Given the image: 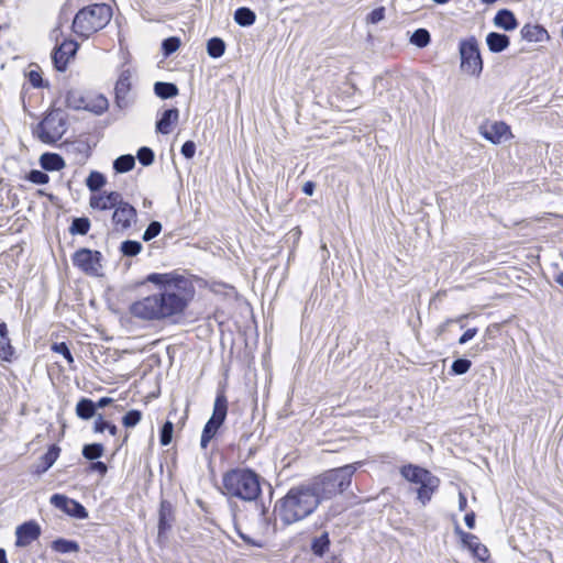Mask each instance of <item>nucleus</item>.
Returning a JSON list of instances; mask_svg holds the SVG:
<instances>
[{
	"instance_id": "obj_1",
	"label": "nucleus",
	"mask_w": 563,
	"mask_h": 563,
	"mask_svg": "<svg viewBox=\"0 0 563 563\" xmlns=\"http://www.w3.org/2000/svg\"><path fill=\"white\" fill-rule=\"evenodd\" d=\"M191 277L185 269L147 274L136 280L132 288L152 284L156 291L132 301L128 312L131 317L145 322L179 323L196 295Z\"/></svg>"
},
{
	"instance_id": "obj_2",
	"label": "nucleus",
	"mask_w": 563,
	"mask_h": 563,
	"mask_svg": "<svg viewBox=\"0 0 563 563\" xmlns=\"http://www.w3.org/2000/svg\"><path fill=\"white\" fill-rule=\"evenodd\" d=\"M365 464L356 461L330 468L312 478L291 486L274 504L275 517L283 527L291 526L311 516L325 500L343 494L352 484L353 475Z\"/></svg>"
},
{
	"instance_id": "obj_3",
	"label": "nucleus",
	"mask_w": 563,
	"mask_h": 563,
	"mask_svg": "<svg viewBox=\"0 0 563 563\" xmlns=\"http://www.w3.org/2000/svg\"><path fill=\"white\" fill-rule=\"evenodd\" d=\"M271 484L250 466L231 467L222 474V494L244 503H255L263 499V485Z\"/></svg>"
},
{
	"instance_id": "obj_4",
	"label": "nucleus",
	"mask_w": 563,
	"mask_h": 563,
	"mask_svg": "<svg viewBox=\"0 0 563 563\" xmlns=\"http://www.w3.org/2000/svg\"><path fill=\"white\" fill-rule=\"evenodd\" d=\"M113 11L107 3H91L82 7L75 14L71 31L84 40L104 29L111 21Z\"/></svg>"
},
{
	"instance_id": "obj_5",
	"label": "nucleus",
	"mask_w": 563,
	"mask_h": 563,
	"mask_svg": "<svg viewBox=\"0 0 563 563\" xmlns=\"http://www.w3.org/2000/svg\"><path fill=\"white\" fill-rule=\"evenodd\" d=\"M400 476L408 483L416 485V498L422 505H428L439 490L441 479L429 468L408 462L399 467Z\"/></svg>"
},
{
	"instance_id": "obj_6",
	"label": "nucleus",
	"mask_w": 563,
	"mask_h": 563,
	"mask_svg": "<svg viewBox=\"0 0 563 563\" xmlns=\"http://www.w3.org/2000/svg\"><path fill=\"white\" fill-rule=\"evenodd\" d=\"M68 129V117L60 108H49L35 124L33 135L44 144L56 145Z\"/></svg>"
},
{
	"instance_id": "obj_7",
	"label": "nucleus",
	"mask_w": 563,
	"mask_h": 563,
	"mask_svg": "<svg viewBox=\"0 0 563 563\" xmlns=\"http://www.w3.org/2000/svg\"><path fill=\"white\" fill-rule=\"evenodd\" d=\"M460 70L471 77L479 78L484 70L478 40L474 35L459 41Z\"/></svg>"
},
{
	"instance_id": "obj_8",
	"label": "nucleus",
	"mask_w": 563,
	"mask_h": 563,
	"mask_svg": "<svg viewBox=\"0 0 563 563\" xmlns=\"http://www.w3.org/2000/svg\"><path fill=\"white\" fill-rule=\"evenodd\" d=\"M228 409L229 401L225 394V388L218 387L211 417L205 423L201 433H203L211 440L217 439V437L220 434L222 427L225 423L228 417Z\"/></svg>"
},
{
	"instance_id": "obj_9",
	"label": "nucleus",
	"mask_w": 563,
	"mask_h": 563,
	"mask_svg": "<svg viewBox=\"0 0 563 563\" xmlns=\"http://www.w3.org/2000/svg\"><path fill=\"white\" fill-rule=\"evenodd\" d=\"M73 265L87 276L99 277L102 268L103 255L98 250L79 247L71 254Z\"/></svg>"
},
{
	"instance_id": "obj_10",
	"label": "nucleus",
	"mask_w": 563,
	"mask_h": 563,
	"mask_svg": "<svg viewBox=\"0 0 563 563\" xmlns=\"http://www.w3.org/2000/svg\"><path fill=\"white\" fill-rule=\"evenodd\" d=\"M176 522V507L166 498H161L157 509V536L156 544L165 547L169 539V533Z\"/></svg>"
},
{
	"instance_id": "obj_11",
	"label": "nucleus",
	"mask_w": 563,
	"mask_h": 563,
	"mask_svg": "<svg viewBox=\"0 0 563 563\" xmlns=\"http://www.w3.org/2000/svg\"><path fill=\"white\" fill-rule=\"evenodd\" d=\"M454 534L459 538L460 547L468 551L473 559L487 563L490 560L488 548L483 544L476 534L464 531L457 521L454 522Z\"/></svg>"
},
{
	"instance_id": "obj_12",
	"label": "nucleus",
	"mask_w": 563,
	"mask_h": 563,
	"mask_svg": "<svg viewBox=\"0 0 563 563\" xmlns=\"http://www.w3.org/2000/svg\"><path fill=\"white\" fill-rule=\"evenodd\" d=\"M137 220V210L129 201L122 199L113 209L111 222L115 232H126Z\"/></svg>"
},
{
	"instance_id": "obj_13",
	"label": "nucleus",
	"mask_w": 563,
	"mask_h": 563,
	"mask_svg": "<svg viewBox=\"0 0 563 563\" xmlns=\"http://www.w3.org/2000/svg\"><path fill=\"white\" fill-rule=\"evenodd\" d=\"M49 504L73 519L85 520L89 517L88 510L80 501L62 493H54L49 497Z\"/></svg>"
},
{
	"instance_id": "obj_14",
	"label": "nucleus",
	"mask_w": 563,
	"mask_h": 563,
	"mask_svg": "<svg viewBox=\"0 0 563 563\" xmlns=\"http://www.w3.org/2000/svg\"><path fill=\"white\" fill-rule=\"evenodd\" d=\"M131 77H132L131 70L129 68H125V69L121 70V73L119 74V77L114 84L113 103H114V108L118 109L119 111L126 110L133 102L132 100L129 99V93L131 92L132 87H133Z\"/></svg>"
},
{
	"instance_id": "obj_15",
	"label": "nucleus",
	"mask_w": 563,
	"mask_h": 563,
	"mask_svg": "<svg viewBox=\"0 0 563 563\" xmlns=\"http://www.w3.org/2000/svg\"><path fill=\"white\" fill-rule=\"evenodd\" d=\"M479 134L494 145L501 144L514 137L510 125L501 120L482 124L479 126Z\"/></svg>"
},
{
	"instance_id": "obj_16",
	"label": "nucleus",
	"mask_w": 563,
	"mask_h": 563,
	"mask_svg": "<svg viewBox=\"0 0 563 563\" xmlns=\"http://www.w3.org/2000/svg\"><path fill=\"white\" fill-rule=\"evenodd\" d=\"M42 534V528L40 523L30 519L15 528V547L16 548H26L36 541Z\"/></svg>"
},
{
	"instance_id": "obj_17",
	"label": "nucleus",
	"mask_w": 563,
	"mask_h": 563,
	"mask_svg": "<svg viewBox=\"0 0 563 563\" xmlns=\"http://www.w3.org/2000/svg\"><path fill=\"white\" fill-rule=\"evenodd\" d=\"M122 194L117 190H103L95 195H90L89 206L93 210L107 211L113 210L122 199Z\"/></svg>"
},
{
	"instance_id": "obj_18",
	"label": "nucleus",
	"mask_w": 563,
	"mask_h": 563,
	"mask_svg": "<svg viewBox=\"0 0 563 563\" xmlns=\"http://www.w3.org/2000/svg\"><path fill=\"white\" fill-rule=\"evenodd\" d=\"M60 446L56 443H52L47 446L45 453H43L37 462L31 466V474L41 476L46 473L57 461L60 454Z\"/></svg>"
},
{
	"instance_id": "obj_19",
	"label": "nucleus",
	"mask_w": 563,
	"mask_h": 563,
	"mask_svg": "<svg viewBox=\"0 0 563 563\" xmlns=\"http://www.w3.org/2000/svg\"><path fill=\"white\" fill-rule=\"evenodd\" d=\"M179 120V109L170 107L158 112L155 121V132L157 134L167 135L172 133L174 126Z\"/></svg>"
},
{
	"instance_id": "obj_20",
	"label": "nucleus",
	"mask_w": 563,
	"mask_h": 563,
	"mask_svg": "<svg viewBox=\"0 0 563 563\" xmlns=\"http://www.w3.org/2000/svg\"><path fill=\"white\" fill-rule=\"evenodd\" d=\"M62 147L65 150L67 154L75 155L76 161L79 164H84L92 154V147L88 140H65L62 143Z\"/></svg>"
},
{
	"instance_id": "obj_21",
	"label": "nucleus",
	"mask_w": 563,
	"mask_h": 563,
	"mask_svg": "<svg viewBox=\"0 0 563 563\" xmlns=\"http://www.w3.org/2000/svg\"><path fill=\"white\" fill-rule=\"evenodd\" d=\"M520 36L529 43L549 42L551 40L548 30L540 23H526L520 30Z\"/></svg>"
},
{
	"instance_id": "obj_22",
	"label": "nucleus",
	"mask_w": 563,
	"mask_h": 563,
	"mask_svg": "<svg viewBox=\"0 0 563 563\" xmlns=\"http://www.w3.org/2000/svg\"><path fill=\"white\" fill-rule=\"evenodd\" d=\"M493 23L504 32L515 31L519 25L516 14L508 8L499 9L493 18Z\"/></svg>"
},
{
	"instance_id": "obj_23",
	"label": "nucleus",
	"mask_w": 563,
	"mask_h": 563,
	"mask_svg": "<svg viewBox=\"0 0 563 563\" xmlns=\"http://www.w3.org/2000/svg\"><path fill=\"white\" fill-rule=\"evenodd\" d=\"M487 48L493 54H499L510 46V36L496 31L488 32L485 37Z\"/></svg>"
},
{
	"instance_id": "obj_24",
	"label": "nucleus",
	"mask_w": 563,
	"mask_h": 563,
	"mask_svg": "<svg viewBox=\"0 0 563 563\" xmlns=\"http://www.w3.org/2000/svg\"><path fill=\"white\" fill-rule=\"evenodd\" d=\"M38 164L46 173L59 172L66 166L64 157L55 152H44L38 158Z\"/></svg>"
},
{
	"instance_id": "obj_25",
	"label": "nucleus",
	"mask_w": 563,
	"mask_h": 563,
	"mask_svg": "<svg viewBox=\"0 0 563 563\" xmlns=\"http://www.w3.org/2000/svg\"><path fill=\"white\" fill-rule=\"evenodd\" d=\"M49 548L58 554H71L80 551V544L77 540L57 537L51 541Z\"/></svg>"
},
{
	"instance_id": "obj_26",
	"label": "nucleus",
	"mask_w": 563,
	"mask_h": 563,
	"mask_svg": "<svg viewBox=\"0 0 563 563\" xmlns=\"http://www.w3.org/2000/svg\"><path fill=\"white\" fill-rule=\"evenodd\" d=\"M89 93L79 89H68L65 93V106L71 110H84L87 106Z\"/></svg>"
},
{
	"instance_id": "obj_27",
	"label": "nucleus",
	"mask_w": 563,
	"mask_h": 563,
	"mask_svg": "<svg viewBox=\"0 0 563 563\" xmlns=\"http://www.w3.org/2000/svg\"><path fill=\"white\" fill-rule=\"evenodd\" d=\"M467 318L466 314H461L457 318H448L444 322L438 325L435 329L437 338H441L443 341H446L449 336L453 333L452 328L457 327L460 330L464 329L465 323L464 320Z\"/></svg>"
},
{
	"instance_id": "obj_28",
	"label": "nucleus",
	"mask_w": 563,
	"mask_h": 563,
	"mask_svg": "<svg viewBox=\"0 0 563 563\" xmlns=\"http://www.w3.org/2000/svg\"><path fill=\"white\" fill-rule=\"evenodd\" d=\"M331 539L329 531L324 530L320 536H317L310 541V551L316 558H323L330 550Z\"/></svg>"
},
{
	"instance_id": "obj_29",
	"label": "nucleus",
	"mask_w": 563,
	"mask_h": 563,
	"mask_svg": "<svg viewBox=\"0 0 563 563\" xmlns=\"http://www.w3.org/2000/svg\"><path fill=\"white\" fill-rule=\"evenodd\" d=\"M75 413L78 419L84 421L95 418L98 415L95 407V400L84 396L80 397L76 404Z\"/></svg>"
},
{
	"instance_id": "obj_30",
	"label": "nucleus",
	"mask_w": 563,
	"mask_h": 563,
	"mask_svg": "<svg viewBox=\"0 0 563 563\" xmlns=\"http://www.w3.org/2000/svg\"><path fill=\"white\" fill-rule=\"evenodd\" d=\"M109 100L103 93H97L95 96L89 93L85 111L91 112L95 115H101L109 109Z\"/></svg>"
},
{
	"instance_id": "obj_31",
	"label": "nucleus",
	"mask_w": 563,
	"mask_h": 563,
	"mask_svg": "<svg viewBox=\"0 0 563 563\" xmlns=\"http://www.w3.org/2000/svg\"><path fill=\"white\" fill-rule=\"evenodd\" d=\"M153 91L157 98L168 100L178 96L179 88L175 82L156 81L153 86Z\"/></svg>"
},
{
	"instance_id": "obj_32",
	"label": "nucleus",
	"mask_w": 563,
	"mask_h": 563,
	"mask_svg": "<svg viewBox=\"0 0 563 563\" xmlns=\"http://www.w3.org/2000/svg\"><path fill=\"white\" fill-rule=\"evenodd\" d=\"M233 20L241 27H250L256 21V13L249 7H239L233 13Z\"/></svg>"
},
{
	"instance_id": "obj_33",
	"label": "nucleus",
	"mask_w": 563,
	"mask_h": 563,
	"mask_svg": "<svg viewBox=\"0 0 563 563\" xmlns=\"http://www.w3.org/2000/svg\"><path fill=\"white\" fill-rule=\"evenodd\" d=\"M91 229V221L87 216L73 217L68 227L69 234L86 235Z\"/></svg>"
},
{
	"instance_id": "obj_34",
	"label": "nucleus",
	"mask_w": 563,
	"mask_h": 563,
	"mask_svg": "<svg viewBox=\"0 0 563 563\" xmlns=\"http://www.w3.org/2000/svg\"><path fill=\"white\" fill-rule=\"evenodd\" d=\"M85 184L91 195L102 191L101 189L107 185V176L99 170H91L87 176Z\"/></svg>"
},
{
	"instance_id": "obj_35",
	"label": "nucleus",
	"mask_w": 563,
	"mask_h": 563,
	"mask_svg": "<svg viewBox=\"0 0 563 563\" xmlns=\"http://www.w3.org/2000/svg\"><path fill=\"white\" fill-rule=\"evenodd\" d=\"M227 44L222 37L212 36L207 41L206 51L210 58L218 59L225 53Z\"/></svg>"
},
{
	"instance_id": "obj_36",
	"label": "nucleus",
	"mask_w": 563,
	"mask_h": 563,
	"mask_svg": "<svg viewBox=\"0 0 563 563\" xmlns=\"http://www.w3.org/2000/svg\"><path fill=\"white\" fill-rule=\"evenodd\" d=\"M135 167V157L132 154H122L118 156L113 163L112 168L115 174H125Z\"/></svg>"
},
{
	"instance_id": "obj_37",
	"label": "nucleus",
	"mask_w": 563,
	"mask_h": 563,
	"mask_svg": "<svg viewBox=\"0 0 563 563\" xmlns=\"http://www.w3.org/2000/svg\"><path fill=\"white\" fill-rule=\"evenodd\" d=\"M51 58L54 69L57 73H65L73 57H68V55L64 51H62L57 46H54L51 53Z\"/></svg>"
},
{
	"instance_id": "obj_38",
	"label": "nucleus",
	"mask_w": 563,
	"mask_h": 563,
	"mask_svg": "<svg viewBox=\"0 0 563 563\" xmlns=\"http://www.w3.org/2000/svg\"><path fill=\"white\" fill-rule=\"evenodd\" d=\"M256 410H257V406L255 405L254 408H253V412H252L251 417L245 419L244 421H242L240 427H235V432L240 434L239 435V442L240 443L245 444L253 437L252 424H253V421H254V418H255V411Z\"/></svg>"
},
{
	"instance_id": "obj_39",
	"label": "nucleus",
	"mask_w": 563,
	"mask_h": 563,
	"mask_svg": "<svg viewBox=\"0 0 563 563\" xmlns=\"http://www.w3.org/2000/svg\"><path fill=\"white\" fill-rule=\"evenodd\" d=\"M81 455L89 462L101 459L104 455V445L100 442L86 443L82 445Z\"/></svg>"
},
{
	"instance_id": "obj_40",
	"label": "nucleus",
	"mask_w": 563,
	"mask_h": 563,
	"mask_svg": "<svg viewBox=\"0 0 563 563\" xmlns=\"http://www.w3.org/2000/svg\"><path fill=\"white\" fill-rule=\"evenodd\" d=\"M409 43L417 48H424L431 43V34L427 29L418 27L411 33Z\"/></svg>"
},
{
	"instance_id": "obj_41",
	"label": "nucleus",
	"mask_w": 563,
	"mask_h": 563,
	"mask_svg": "<svg viewBox=\"0 0 563 563\" xmlns=\"http://www.w3.org/2000/svg\"><path fill=\"white\" fill-rule=\"evenodd\" d=\"M256 506H258V510H260L258 516H260L261 521L267 528H273V531L276 532L277 531V519H279V517H275V510L273 509V512L269 514L268 507L265 506V504L262 501V499L258 500Z\"/></svg>"
},
{
	"instance_id": "obj_42",
	"label": "nucleus",
	"mask_w": 563,
	"mask_h": 563,
	"mask_svg": "<svg viewBox=\"0 0 563 563\" xmlns=\"http://www.w3.org/2000/svg\"><path fill=\"white\" fill-rule=\"evenodd\" d=\"M472 367V361L464 356L456 357L449 369V375L451 376H462L466 374Z\"/></svg>"
},
{
	"instance_id": "obj_43",
	"label": "nucleus",
	"mask_w": 563,
	"mask_h": 563,
	"mask_svg": "<svg viewBox=\"0 0 563 563\" xmlns=\"http://www.w3.org/2000/svg\"><path fill=\"white\" fill-rule=\"evenodd\" d=\"M119 251L124 257H134L143 251V244L136 240H124L119 246Z\"/></svg>"
},
{
	"instance_id": "obj_44",
	"label": "nucleus",
	"mask_w": 563,
	"mask_h": 563,
	"mask_svg": "<svg viewBox=\"0 0 563 563\" xmlns=\"http://www.w3.org/2000/svg\"><path fill=\"white\" fill-rule=\"evenodd\" d=\"M180 45L181 41L178 36H168L161 43V53L165 58H168L178 51Z\"/></svg>"
},
{
	"instance_id": "obj_45",
	"label": "nucleus",
	"mask_w": 563,
	"mask_h": 563,
	"mask_svg": "<svg viewBox=\"0 0 563 563\" xmlns=\"http://www.w3.org/2000/svg\"><path fill=\"white\" fill-rule=\"evenodd\" d=\"M134 157L143 167H148L155 162V152L152 147L143 145L139 147Z\"/></svg>"
},
{
	"instance_id": "obj_46",
	"label": "nucleus",
	"mask_w": 563,
	"mask_h": 563,
	"mask_svg": "<svg viewBox=\"0 0 563 563\" xmlns=\"http://www.w3.org/2000/svg\"><path fill=\"white\" fill-rule=\"evenodd\" d=\"M174 437V423L166 420L158 430V440L162 446H167L172 443Z\"/></svg>"
},
{
	"instance_id": "obj_47",
	"label": "nucleus",
	"mask_w": 563,
	"mask_h": 563,
	"mask_svg": "<svg viewBox=\"0 0 563 563\" xmlns=\"http://www.w3.org/2000/svg\"><path fill=\"white\" fill-rule=\"evenodd\" d=\"M24 179L34 185H46L49 181L48 174L43 169H30L25 175Z\"/></svg>"
},
{
	"instance_id": "obj_48",
	"label": "nucleus",
	"mask_w": 563,
	"mask_h": 563,
	"mask_svg": "<svg viewBox=\"0 0 563 563\" xmlns=\"http://www.w3.org/2000/svg\"><path fill=\"white\" fill-rule=\"evenodd\" d=\"M233 523H234V531L236 532V534L239 536V538L245 543L247 544L249 547H252V548H257V549H262L264 548L265 543L261 540H257V539H254L252 538L250 534L247 533H244L241 529V527L239 526V523L236 522V515L234 514L233 515Z\"/></svg>"
},
{
	"instance_id": "obj_49",
	"label": "nucleus",
	"mask_w": 563,
	"mask_h": 563,
	"mask_svg": "<svg viewBox=\"0 0 563 563\" xmlns=\"http://www.w3.org/2000/svg\"><path fill=\"white\" fill-rule=\"evenodd\" d=\"M143 413L140 409H130L128 410L121 419L122 426L125 429H132L136 427L142 420Z\"/></svg>"
},
{
	"instance_id": "obj_50",
	"label": "nucleus",
	"mask_w": 563,
	"mask_h": 563,
	"mask_svg": "<svg viewBox=\"0 0 563 563\" xmlns=\"http://www.w3.org/2000/svg\"><path fill=\"white\" fill-rule=\"evenodd\" d=\"M15 358V347L11 344V340H0V360L12 363Z\"/></svg>"
},
{
	"instance_id": "obj_51",
	"label": "nucleus",
	"mask_w": 563,
	"mask_h": 563,
	"mask_svg": "<svg viewBox=\"0 0 563 563\" xmlns=\"http://www.w3.org/2000/svg\"><path fill=\"white\" fill-rule=\"evenodd\" d=\"M163 230V225L159 221L157 220H152L146 229L144 230L143 234H142V240L144 242H150L152 240H154L156 236H158L161 234Z\"/></svg>"
},
{
	"instance_id": "obj_52",
	"label": "nucleus",
	"mask_w": 563,
	"mask_h": 563,
	"mask_svg": "<svg viewBox=\"0 0 563 563\" xmlns=\"http://www.w3.org/2000/svg\"><path fill=\"white\" fill-rule=\"evenodd\" d=\"M25 76L33 88H46L49 86V82L43 78L40 69H31Z\"/></svg>"
},
{
	"instance_id": "obj_53",
	"label": "nucleus",
	"mask_w": 563,
	"mask_h": 563,
	"mask_svg": "<svg viewBox=\"0 0 563 563\" xmlns=\"http://www.w3.org/2000/svg\"><path fill=\"white\" fill-rule=\"evenodd\" d=\"M51 351L62 355L69 364L74 362V356L71 354L70 347L68 343L65 341L54 342L51 345Z\"/></svg>"
},
{
	"instance_id": "obj_54",
	"label": "nucleus",
	"mask_w": 563,
	"mask_h": 563,
	"mask_svg": "<svg viewBox=\"0 0 563 563\" xmlns=\"http://www.w3.org/2000/svg\"><path fill=\"white\" fill-rule=\"evenodd\" d=\"M385 18H386V8L384 5H379V7L374 8L366 14L365 22H366V24L375 25V24H378L379 22H382L383 20H385Z\"/></svg>"
},
{
	"instance_id": "obj_55",
	"label": "nucleus",
	"mask_w": 563,
	"mask_h": 563,
	"mask_svg": "<svg viewBox=\"0 0 563 563\" xmlns=\"http://www.w3.org/2000/svg\"><path fill=\"white\" fill-rule=\"evenodd\" d=\"M56 46L64 51L68 57H75L80 47V44L71 37H66Z\"/></svg>"
},
{
	"instance_id": "obj_56",
	"label": "nucleus",
	"mask_w": 563,
	"mask_h": 563,
	"mask_svg": "<svg viewBox=\"0 0 563 563\" xmlns=\"http://www.w3.org/2000/svg\"><path fill=\"white\" fill-rule=\"evenodd\" d=\"M108 464L100 459L92 461L89 463V465L86 468L87 473H96L101 477H104L108 473Z\"/></svg>"
},
{
	"instance_id": "obj_57",
	"label": "nucleus",
	"mask_w": 563,
	"mask_h": 563,
	"mask_svg": "<svg viewBox=\"0 0 563 563\" xmlns=\"http://www.w3.org/2000/svg\"><path fill=\"white\" fill-rule=\"evenodd\" d=\"M196 151L197 145L192 140L185 141L180 147V154L184 156L185 159H192L196 155Z\"/></svg>"
},
{
	"instance_id": "obj_58",
	"label": "nucleus",
	"mask_w": 563,
	"mask_h": 563,
	"mask_svg": "<svg viewBox=\"0 0 563 563\" xmlns=\"http://www.w3.org/2000/svg\"><path fill=\"white\" fill-rule=\"evenodd\" d=\"M478 333V328L476 327H473V328H468L466 329L459 338L457 340V343L460 345H464L466 344L467 342H470L471 340H473Z\"/></svg>"
},
{
	"instance_id": "obj_59",
	"label": "nucleus",
	"mask_w": 563,
	"mask_h": 563,
	"mask_svg": "<svg viewBox=\"0 0 563 563\" xmlns=\"http://www.w3.org/2000/svg\"><path fill=\"white\" fill-rule=\"evenodd\" d=\"M109 420H106L103 415L98 413L95 417L92 430L95 433H103L106 431V427Z\"/></svg>"
},
{
	"instance_id": "obj_60",
	"label": "nucleus",
	"mask_w": 563,
	"mask_h": 563,
	"mask_svg": "<svg viewBox=\"0 0 563 563\" xmlns=\"http://www.w3.org/2000/svg\"><path fill=\"white\" fill-rule=\"evenodd\" d=\"M464 523H465V526L470 530L475 529V527H476V514H475V511L471 510V511H467L464 515Z\"/></svg>"
},
{
	"instance_id": "obj_61",
	"label": "nucleus",
	"mask_w": 563,
	"mask_h": 563,
	"mask_svg": "<svg viewBox=\"0 0 563 563\" xmlns=\"http://www.w3.org/2000/svg\"><path fill=\"white\" fill-rule=\"evenodd\" d=\"M316 188H317V184L313 181V180H307L302 184L301 186V191L306 195V196H313L314 191H316Z\"/></svg>"
},
{
	"instance_id": "obj_62",
	"label": "nucleus",
	"mask_w": 563,
	"mask_h": 563,
	"mask_svg": "<svg viewBox=\"0 0 563 563\" xmlns=\"http://www.w3.org/2000/svg\"><path fill=\"white\" fill-rule=\"evenodd\" d=\"M113 401L114 400L111 397H108V396L100 397L98 400L95 401L96 411L98 412L99 409L110 406Z\"/></svg>"
},
{
	"instance_id": "obj_63",
	"label": "nucleus",
	"mask_w": 563,
	"mask_h": 563,
	"mask_svg": "<svg viewBox=\"0 0 563 563\" xmlns=\"http://www.w3.org/2000/svg\"><path fill=\"white\" fill-rule=\"evenodd\" d=\"M467 508V497L464 493H459V510L465 511Z\"/></svg>"
},
{
	"instance_id": "obj_64",
	"label": "nucleus",
	"mask_w": 563,
	"mask_h": 563,
	"mask_svg": "<svg viewBox=\"0 0 563 563\" xmlns=\"http://www.w3.org/2000/svg\"><path fill=\"white\" fill-rule=\"evenodd\" d=\"M9 338L8 325L4 321H0V340H7Z\"/></svg>"
}]
</instances>
